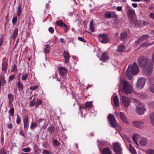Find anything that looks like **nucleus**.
I'll return each instance as SVG.
<instances>
[{"label": "nucleus", "mask_w": 154, "mask_h": 154, "mask_svg": "<svg viewBox=\"0 0 154 154\" xmlns=\"http://www.w3.org/2000/svg\"><path fill=\"white\" fill-rule=\"evenodd\" d=\"M8 67V63L6 61L2 62V70L5 73H6Z\"/></svg>", "instance_id": "18"}, {"label": "nucleus", "mask_w": 154, "mask_h": 154, "mask_svg": "<svg viewBox=\"0 0 154 154\" xmlns=\"http://www.w3.org/2000/svg\"><path fill=\"white\" fill-rule=\"evenodd\" d=\"M108 120L110 121V123L113 127L116 128L118 126L119 128V129H121V127L119 126H118L115 118L113 115L110 114L109 116L108 117Z\"/></svg>", "instance_id": "5"}, {"label": "nucleus", "mask_w": 154, "mask_h": 154, "mask_svg": "<svg viewBox=\"0 0 154 154\" xmlns=\"http://www.w3.org/2000/svg\"><path fill=\"white\" fill-rule=\"evenodd\" d=\"M109 41V39L108 36H106V37L103 38L101 40V42L102 43H106Z\"/></svg>", "instance_id": "39"}, {"label": "nucleus", "mask_w": 154, "mask_h": 154, "mask_svg": "<svg viewBox=\"0 0 154 154\" xmlns=\"http://www.w3.org/2000/svg\"><path fill=\"white\" fill-rule=\"evenodd\" d=\"M139 137V134L136 133L134 134L132 136V139L137 146H138V144L137 140Z\"/></svg>", "instance_id": "19"}, {"label": "nucleus", "mask_w": 154, "mask_h": 154, "mask_svg": "<svg viewBox=\"0 0 154 154\" xmlns=\"http://www.w3.org/2000/svg\"><path fill=\"white\" fill-rule=\"evenodd\" d=\"M120 82L122 85V88L121 87V85L118 84L119 88L121 89L122 92H124L126 94H131L133 90V88L130 84L127 81L123 79H121Z\"/></svg>", "instance_id": "2"}, {"label": "nucleus", "mask_w": 154, "mask_h": 154, "mask_svg": "<svg viewBox=\"0 0 154 154\" xmlns=\"http://www.w3.org/2000/svg\"><path fill=\"white\" fill-rule=\"evenodd\" d=\"M28 76V74L27 73H25L22 76L21 79L23 80H26L27 79Z\"/></svg>", "instance_id": "52"}, {"label": "nucleus", "mask_w": 154, "mask_h": 154, "mask_svg": "<svg viewBox=\"0 0 154 154\" xmlns=\"http://www.w3.org/2000/svg\"><path fill=\"white\" fill-rule=\"evenodd\" d=\"M63 56L65 59V63H67L69 61L70 56L69 53L66 51H64L63 53Z\"/></svg>", "instance_id": "17"}, {"label": "nucleus", "mask_w": 154, "mask_h": 154, "mask_svg": "<svg viewBox=\"0 0 154 154\" xmlns=\"http://www.w3.org/2000/svg\"><path fill=\"white\" fill-rule=\"evenodd\" d=\"M19 134L20 135H21L22 136L24 137L25 136L24 132L21 130H20L19 131Z\"/></svg>", "instance_id": "61"}, {"label": "nucleus", "mask_w": 154, "mask_h": 154, "mask_svg": "<svg viewBox=\"0 0 154 154\" xmlns=\"http://www.w3.org/2000/svg\"><path fill=\"white\" fill-rule=\"evenodd\" d=\"M28 118L27 115L23 117V127L25 131H27L28 128Z\"/></svg>", "instance_id": "14"}, {"label": "nucleus", "mask_w": 154, "mask_h": 154, "mask_svg": "<svg viewBox=\"0 0 154 154\" xmlns=\"http://www.w3.org/2000/svg\"><path fill=\"white\" fill-rule=\"evenodd\" d=\"M43 154H51V152L49 150L44 149L42 152Z\"/></svg>", "instance_id": "48"}, {"label": "nucleus", "mask_w": 154, "mask_h": 154, "mask_svg": "<svg viewBox=\"0 0 154 154\" xmlns=\"http://www.w3.org/2000/svg\"><path fill=\"white\" fill-rule=\"evenodd\" d=\"M125 49V46L122 45H119L117 49V51L118 52H123Z\"/></svg>", "instance_id": "24"}, {"label": "nucleus", "mask_w": 154, "mask_h": 154, "mask_svg": "<svg viewBox=\"0 0 154 154\" xmlns=\"http://www.w3.org/2000/svg\"><path fill=\"white\" fill-rule=\"evenodd\" d=\"M21 7L20 6H19L18 7L17 10V15L18 16H19L20 15L21 13Z\"/></svg>", "instance_id": "49"}, {"label": "nucleus", "mask_w": 154, "mask_h": 154, "mask_svg": "<svg viewBox=\"0 0 154 154\" xmlns=\"http://www.w3.org/2000/svg\"><path fill=\"white\" fill-rule=\"evenodd\" d=\"M35 105L36 107V101L35 99H33L30 103V106H33L34 105Z\"/></svg>", "instance_id": "50"}, {"label": "nucleus", "mask_w": 154, "mask_h": 154, "mask_svg": "<svg viewBox=\"0 0 154 154\" xmlns=\"http://www.w3.org/2000/svg\"><path fill=\"white\" fill-rule=\"evenodd\" d=\"M143 68V71L144 74L147 76L150 75L152 71V63L149 66H146Z\"/></svg>", "instance_id": "7"}, {"label": "nucleus", "mask_w": 154, "mask_h": 154, "mask_svg": "<svg viewBox=\"0 0 154 154\" xmlns=\"http://www.w3.org/2000/svg\"><path fill=\"white\" fill-rule=\"evenodd\" d=\"M48 31L51 33H53L54 32V29L53 28L51 27L48 28Z\"/></svg>", "instance_id": "60"}, {"label": "nucleus", "mask_w": 154, "mask_h": 154, "mask_svg": "<svg viewBox=\"0 0 154 154\" xmlns=\"http://www.w3.org/2000/svg\"><path fill=\"white\" fill-rule=\"evenodd\" d=\"M17 66L16 64H15L13 66L12 70L11 71V72H12L13 71H17Z\"/></svg>", "instance_id": "51"}, {"label": "nucleus", "mask_w": 154, "mask_h": 154, "mask_svg": "<svg viewBox=\"0 0 154 154\" xmlns=\"http://www.w3.org/2000/svg\"><path fill=\"white\" fill-rule=\"evenodd\" d=\"M149 81L150 85H154V78L151 77L149 79Z\"/></svg>", "instance_id": "53"}, {"label": "nucleus", "mask_w": 154, "mask_h": 154, "mask_svg": "<svg viewBox=\"0 0 154 154\" xmlns=\"http://www.w3.org/2000/svg\"><path fill=\"white\" fill-rule=\"evenodd\" d=\"M85 105L86 108L91 107L93 105L92 102L91 101L87 102L85 103Z\"/></svg>", "instance_id": "33"}, {"label": "nucleus", "mask_w": 154, "mask_h": 154, "mask_svg": "<svg viewBox=\"0 0 154 154\" xmlns=\"http://www.w3.org/2000/svg\"><path fill=\"white\" fill-rule=\"evenodd\" d=\"M122 100L124 106L126 107H128L130 103V99L124 95H123L122 97Z\"/></svg>", "instance_id": "9"}, {"label": "nucleus", "mask_w": 154, "mask_h": 154, "mask_svg": "<svg viewBox=\"0 0 154 154\" xmlns=\"http://www.w3.org/2000/svg\"><path fill=\"white\" fill-rule=\"evenodd\" d=\"M0 81L1 82V84L2 83L3 85L6 83V82L5 79V77L4 76H0Z\"/></svg>", "instance_id": "37"}, {"label": "nucleus", "mask_w": 154, "mask_h": 154, "mask_svg": "<svg viewBox=\"0 0 154 154\" xmlns=\"http://www.w3.org/2000/svg\"><path fill=\"white\" fill-rule=\"evenodd\" d=\"M109 59L107 56V54L105 53L102 54L101 56V60L103 61H106Z\"/></svg>", "instance_id": "28"}, {"label": "nucleus", "mask_w": 154, "mask_h": 154, "mask_svg": "<svg viewBox=\"0 0 154 154\" xmlns=\"http://www.w3.org/2000/svg\"><path fill=\"white\" fill-rule=\"evenodd\" d=\"M149 38L150 36L149 35L146 34L144 35L137 39L135 41V43L136 44H138L145 40L149 39Z\"/></svg>", "instance_id": "12"}, {"label": "nucleus", "mask_w": 154, "mask_h": 154, "mask_svg": "<svg viewBox=\"0 0 154 154\" xmlns=\"http://www.w3.org/2000/svg\"><path fill=\"white\" fill-rule=\"evenodd\" d=\"M133 125L138 128H142L145 126L143 122L140 121H134L133 122Z\"/></svg>", "instance_id": "11"}, {"label": "nucleus", "mask_w": 154, "mask_h": 154, "mask_svg": "<svg viewBox=\"0 0 154 154\" xmlns=\"http://www.w3.org/2000/svg\"><path fill=\"white\" fill-rule=\"evenodd\" d=\"M8 104L10 105L9 107H11L12 106V103L14 99V96L11 93H10L8 95Z\"/></svg>", "instance_id": "15"}, {"label": "nucleus", "mask_w": 154, "mask_h": 154, "mask_svg": "<svg viewBox=\"0 0 154 154\" xmlns=\"http://www.w3.org/2000/svg\"><path fill=\"white\" fill-rule=\"evenodd\" d=\"M127 33L126 32H122L120 35V38L122 40H125L127 37Z\"/></svg>", "instance_id": "25"}, {"label": "nucleus", "mask_w": 154, "mask_h": 154, "mask_svg": "<svg viewBox=\"0 0 154 154\" xmlns=\"http://www.w3.org/2000/svg\"><path fill=\"white\" fill-rule=\"evenodd\" d=\"M17 17H15L13 18V19L12 20V22L13 24L14 25L15 24V23L17 22Z\"/></svg>", "instance_id": "58"}, {"label": "nucleus", "mask_w": 154, "mask_h": 154, "mask_svg": "<svg viewBox=\"0 0 154 154\" xmlns=\"http://www.w3.org/2000/svg\"><path fill=\"white\" fill-rule=\"evenodd\" d=\"M31 150L28 147L24 148L23 149L22 151L25 152H29Z\"/></svg>", "instance_id": "56"}, {"label": "nucleus", "mask_w": 154, "mask_h": 154, "mask_svg": "<svg viewBox=\"0 0 154 154\" xmlns=\"http://www.w3.org/2000/svg\"><path fill=\"white\" fill-rule=\"evenodd\" d=\"M4 39L2 37L0 38V46H1L3 42Z\"/></svg>", "instance_id": "62"}, {"label": "nucleus", "mask_w": 154, "mask_h": 154, "mask_svg": "<svg viewBox=\"0 0 154 154\" xmlns=\"http://www.w3.org/2000/svg\"><path fill=\"white\" fill-rule=\"evenodd\" d=\"M38 125V124L35 122H32L31 123L30 128L31 129L33 130L36 128Z\"/></svg>", "instance_id": "38"}, {"label": "nucleus", "mask_w": 154, "mask_h": 154, "mask_svg": "<svg viewBox=\"0 0 154 154\" xmlns=\"http://www.w3.org/2000/svg\"><path fill=\"white\" fill-rule=\"evenodd\" d=\"M52 143L53 146H58L60 144V143L57 139H54Z\"/></svg>", "instance_id": "34"}, {"label": "nucleus", "mask_w": 154, "mask_h": 154, "mask_svg": "<svg viewBox=\"0 0 154 154\" xmlns=\"http://www.w3.org/2000/svg\"><path fill=\"white\" fill-rule=\"evenodd\" d=\"M113 100L115 106L118 107L119 106V99L117 96H115L113 98Z\"/></svg>", "instance_id": "23"}, {"label": "nucleus", "mask_w": 154, "mask_h": 154, "mask_svg": "<svg viewBox=\"0 0 154 154\" xmlns=\"http://www.w3.org/2000/svg\"><path fill=\"white\" fill-rule=\"evenodd\" d=\"M122 6H118L116 7V9L117 11H120L122 10Z\"/></svg>", "instance_id": "63"}, {"label": "nucleus", "mask_w": 154, "mask_h": 154, "mask_svg": "<svg viewBox=\"0 0 154 154\" xmlns=\"http://www.w3.org/2000/svg\"><path fill=\"white\" fill-rule=\"evenodd\" d=\"M90 28L92 32H93L94 31V23L93 20H91L90 21Z\"/></svg>", "instance_id": "35"}, {"label": "nucleus", "mask_w": 154, "mask_h": 154, "mask_svg": "<svg viewBox=\"0 0 154 154\" xmlns=\"http://www.w3.org/2000/svg\"><path fill=\"white\" fill-rule=\"evenodd\" d=\"M119 116L122 121L124 123L128 122L127 119L126 118L125 114L121 112L119 113Z\"/></svg>", "instance_id": "21"}, {"label": "nucleus", "mask_w": 154, "mask_h": 154, "mask_svg": "<svg viewBox=\"0 0 154 154\" xmlns=\"http://www.w3.org/2000/svg\"><path fill=\"white\" fill-rule=\"evenodd\" d=\"M16 76L15 75H14L10 76L8 78V82H11L13 80L16 79Z\"/></svg>", "instance_id": "40"}, {"label": "nucleus", "mask_w": 154, "mask_h": 154, "mask_svg": "<svg viewBox=\"0 0 154 154\" xmlns=\"http://www.w3.org/2000/svg\"><path fill=\"white\" fill-rule=\"evenodd\" d=\"M18 30L17 28H15L14 29L12 37V38L13 39H15L17 36L18 33Z\"/></svg>", "instance_id": "30"}, {"label": "nucleus", "mask_w": 154, "mask_h": 154, "mask_svg": "<svg viewBox=\"0 0 154 154\" xmlns=\"http://www.w3.org/2000/svg\"><path fill=\"white\" fill-rule=\"evenodd\" d=\"M113 148L116 154H121L122 149L120 145L118 143H115L113 144Z\"/></svg>", "instance_id": "8"}, {"label": "nucleus", "mask_w": 154, "mask_h": 154, "mask_svg": "<svg viewBox=\"0 0 154 154\" xmlns=\"http://www.w3.org/2000/svg\"><path fill=\"white\" fill-rule=\"evenodd\" d=\"M8 112L10 114V115L13 116L14 114V109L12 107L9 111Z\"/></svg>", "instance_id": "47"}, {"label": "nucleus", "mask_w": 154, "mask_h": 154, "mask_svg": "<svg viewBox=\"0 0 154 154\" xmlns=\"http://www.w3.org/2000/svg\"><path fill=\"white\" fill-rule=\"evenodd\" d=\"M38 87V86L37 85H35L30 87V89L31 90L33 91L37 89Z\"/></svg>", "instance_id": "59"}, {"label": "nucleus", "mask_w": 154, "mask_h": 154, "mask_svg": "<svg viewBox=\"0 0 154 154\" xmlns=\"http://www.w3.org/2000/svg\"><path fill=\"white\" fill-rule=\"evenodd\" d=\"M42 103L41 100L38 99L36 102V107L40 105Z\"/></svg>", "instance_id": "46"}, {"label": "nucleus", "mask_w": 154, "mask_h": 154, "mask_svg": "<svg viewBox=\"0 0 154 154\" xmlns=\"http://www.w3.org/2000/svg\"><path fill=\"white\" fill-rule=\"evenodd\" d=\"M78 39L79 41H80L83 42H86V40L83 38L80 37H78Z\"/></svg>", "instance_id": "57"}, {"label": "nucleus", "mask_w": 154, "mask_h": 154, "mask_svg": "<svg viewBox=\"0 0 154 154\" xmlns=\"http://www.w3.org/2000/svg\"><path fill=\"white\" fill-rule=\"evenodd\" d=\"M137 101L138 102V103L136 108V112L138 114L142 115L144 113L146 109L144 107V106L143 104L139 102L137 100Z\"/></svg>", "instance_id": "4"}, {"label": "nucleus", "mask_w": 154, "mask_h": 154, "mask_svg": "<svg viewBox=\"0 0 154 154\" xmlns=\"http://www.w3.org/2000/svg\"><path fill=\"white\" fill-rule=\"evenodd\" d=\"M17 85L20 91H22L23 90L24 86L21 83L20 79L19 80Z\"/></svg>", "instance_id": "27"}, {"label": "nucleus", "mask_w": 154, "mask_h": 154, "mask_svg": "<svg viewBox=\"0 0 154 154\" xmlns=\"http://www.w3.org/2000/svg\"><path fill=\"white\" fill-rule=\"evenodd\" d=\"M21 122V117L19 115H17V117L16 123H17V124L19 125L20 124Z\"/></svg>", "instance_id": "45"}, {"label": "nucleus", "mask_w": 154, "mask_h": 154, "mask_svg": "<svg viewBox=\"0 0 154 154\" xmlns=\"http://www.w3.org/2000/svg\"><path fill=\"white\" fill-rule=\"evenodd\" d=\"M150 46H151V45L149 44V42H143L141 45V46L142 48H147Z\"/></svg>", "instance_id": "36"}, {"label": "nucleus", "mask_w": 154, "mask_h": 154, "mask_svg": "<svg viewBox=\"0 0 154 154\" xmlns=\"http://www.w3.org/2000/svg\"><path fill=\"white\" fill-rule=\"evenodd\" d=\"M149 16L150 17L154 19V14L153 13H151L149 14Z\"/></svg>", "instance_id": "64"}, {"label": "nucleus", "mask_w": 154, "mask_h": 154, "mask_svg": "<svg viewBox=\"0 0 154 154\" xmlns=\"http://www.w3.org/2000/svg\"><path fill=\"white\" fill-rule=\"evenodd\" d=\"M139 68L138 65L136 62H134L132 64H130L126 72V76L128 79L131 80L132 78V74H137L139 72Z\"/></svg>", "instance_id": "1"}, {"label": "nucleus", "mask_w": 154, "mask_h": 154, "mask_svg": "<svg viewBox=\"0 0 154 154\" xmlns=\"http://www.w3.org/2000/svg\"><path fill=\"white\" fill-rule=\"evenodd\" d=\"M48 130L51 134L53 133L54 131L55 128L54 127L51 126L47 128Z\"/></svg>", "instance_id": "41"}, {"label": "nucleus", "mask_w": 154, "mask_h": 154, "mask_svg": "<svg viewBox=\"0 0 154 154\" xmlns=\"http://www.w3.org/2000/svg\"><path fill=\"white\" fill-rule=\"evenodd\" d=\"M149 90L151 92L154 93V85L150 86Z\"/></svg>", "instance_id": "55"}, {"label": "nucleus", "mask_w": 154, "mask_h": 154, "mask_svg": "<svg viewBox=\"0 0 154 154\" xmlns=\"http://www.w3.org/2000/svg\"><path fill=\"white\" fill-rule=\"evenodd\" d=\"M127 15L130 19H133L135 16L134 10L132 9H129L128 11Z\"/></svg>", "instance_id": "10"}, {"label": "nucleus", "mask_w": 154, "mask_h": 154, "mask_svg": "<svg viewBox=\"0 0 154 154\" xmlns=\"http://www.w3.org/2000/svg\"><path fill=\"white\" fill-rule=\"evenodd\" d=\"M55 24L57 25L60 26L61 27H63L65 24L63 23L61 20H59L55 22Z\"/></svg>", "instance_id": "32"}, {"label": "nucleus", "mask_w": 154, "mask_h": 154, "mask_svg": "<svg viewBox=\"0 0 154 154\" xmlns=\"http://www.w3.org/2000/svg\"><path fill=\"white\" fill-rule=\"evenodd\" d=\"M57 81H58L60 84V88L61 89H62L64 91V92H66L67 91V88L65 86H63V87H62V85H61V83L60 82V80H58L57 79Z\"/></svg>", "instance_id": "43"}, {"label": "nucleus", "mask_w": 154, "mask_h": 154, "mask_svg": "<svg viewBox=\"0 0 154 154\" xmlns=\"http://www.w3.org/2000/svg\"><path fill=\"white\" fill-rule=\"evenodd\" d=\"M102 153L103 154H112V151L108 147L103 149L102 151Z\"/></svg>", "instance_id": "20"}, {"label": "nucleus", "mask_w": 154, "mask_h": 154, "mask_svg": "<svg viewBox=\"0 0 154 154\" xmlns=\"http://www.w3.org/2000/svg\"><path fill=\"white\" fill-rule=\"evenodd\" d=\"M123 139H125L129 143H131V140L130 138L126 135H124L123 137Z\"/></svg>", "instance_id": "44"}, {"label": "nucleus", "mask_w": 154, "mask_h": 154, "mask_svg": "<svg viewBox=\"0 0 154 154\" xmlns=\"http://www.w3.org/2000/svg\"><path fill=\"white\" fill-rule=\"evenodd\" d=\"M129 151L131 153H132V154H136L135 149L133 147L132 145L129 144Z\"/></svg>", "instance_id": "29"}, {"label": "nucleus", "mask_w": 154, "mask_h": 154, "mask_svg": "<svg viewBox=\"0 0 154 154\" xmlns=\"http://www.w3.org/2000/svg\"><path fill=\"white\" fill-rule=\"evenodd\" d=\"M50 47L49 45L48 44L45 45L44 51L45 54H48L50 52Z\"/></svg>", "instance_id": "26"}, {"label": "nucleus", "mask_w": 154, "mask_h": 154, "mask_svg": "<svg viewBox=\"0 0 154 154\" xmlns=\"http://www.w3.org/2000/svg\"><path fill=\"white\" fill-rule=\"evenodd\" d=\"M137 63L139 66L141 68L149 66L152 63V61L150 59L143 56H141L138 58Z\"/></svg>", "instance_id": "3"}, {"label": "nucleus", "mask_w": 154, "mask_h": 154, "mask_svg": "<svg viewBox=\"0 0 154 154\" xmlns=\"http://www.w3.org/2000/svg\"><path fill=\"white\" fill-rule=\"evenodd\" d=\"M58 70L60 75L63 77L66 75L68 72V69L64 67H61L58 68Z\"/></svg>", "instance_id": "13"}, {"label": "nucleus", "mask_w": 154, "mask_h": 154, "mask_svg": "<svg viewBox=\"0 0 154 154\" xmlns=\"http://www.w3.org/2000/svg\"><path fill=\"white\" fill-rule=\"evenodd\" d=\"M146 82V79L144 77H140L138 79L136 85L137 88L141 89L143 87Z\"/></svg>", "instance_id": "6"}, {"label": "nucleus", "mask_w": 154, "mask_h": 154, "mask_svg": "<svg viewBox=\"0 0 154 154\" xmlns=\"http://www.w3.org/2000/svg\"><path fill=\"white\" fill-rule=\"evenodd\" d=\"M105 17L108 18L111 17L116 18L117 15L115 12H108L106 13Z\"/></svg>", "instance_id": "16"}, {"label": "nucleus", "mask_w": 154, "mask_h": 154, "mask_svg": "<svg viewBox=\"0 0 154 154\" xmlns=\"http://www.w3.org/2000/svg\"><path fill=\"white\" fill-rule=\"evenodd\" d=\"M107 36V35L104 33L103 34H99L97 35V37L101 38H103V39L106 37Z\"/></svg>", "instance_id": "42"}, {"label": "nucleus", "mask_w": 154, "mask_h": 154, "mask_svg": "<svg viewBox=\"0 0 154 154\" xmlns=\"http://www.w3.org/2000/svg\"><path fill=\"white\" fill-rule=\"evenodd\" d=\"M147 152V154H154V150L152 149H148Z\"/></svg>", "instance_id": "54"}, {"label": "nucleus", "mask_w": 154, "mask_h": 154, "mask_svg": "<svg viewBox=\"0 0 154 154\" xmlns=\"http://www.w3.org/2000/svg\"><path fill=\"white\" fill-rule=\"evenodd\" d=\"M149 119L151 122L154 126V112H152L150 114Z\"/></svg>", "instance_id": "31"}, {"label": "nucleus", "mask_w": 154, "mask_h": 154, "mask_svg": "<svg viewBox=\"0 0 154 154\" xmlns=\"http://www.w3.org/2000/svg\"><path fill=\"white\" fill-rule=\"evenodd\" d=\"M147 141L146 138H142L139 142L141 146H144L146 145Z\"/></svg>", "instance_id": "22"}]
</instances>
